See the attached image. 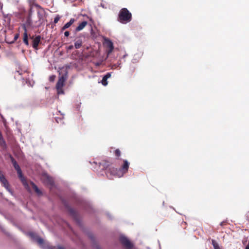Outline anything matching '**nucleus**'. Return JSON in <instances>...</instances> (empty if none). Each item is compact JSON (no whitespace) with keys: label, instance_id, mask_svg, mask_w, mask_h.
<instances>
[{"label":"nucleus","instance_id":"c9c22d12","mask_svg":"<svg viewBox=\"0 0 249 249\" xmlns=\"http://www.w3.org/2000/svg\"><path fill=\"white\" fill-rule=\"evenodd\" d=\"M18 36H19V35L17 34V36H16L17 39L18 37Z\"/></svg>","mask_w":249,"mask_h":249},{"label":"nucleus","instance_id":"a211bd4d","mask_svg":"<svg viewBox=\"0 0 249 249\" xmlns=\"http://www.w3.org/2000/svg\"><path fill=\"white\" fill-rule=\"evenodd\" d=\"M212 244L213 247L214 249H221L218 244L215 240H212Z\"/></svg>","mask_w":249,"mask_h":249},{"label":"nucleus","instance_id":"e433bc0d","mask_svg":"<svg viewBox=\"0 0 249 249\" xmlns=\"http://www.w3.org/2000/svg\"><path fill=\"white\" fill-rule=\"evenodd\" d=\"M18 72L19 73V75H21V73H19V72L18 71Z\"/></svg>","mask_w":249,"mask_h":249},{"label":"nucleus","instance_id":"f3484780","mask_svg":"<svg viewBox=\"0 0 249 249\" xmlns=\"http://www.w3.org/2000/svg\"><path fill=\"white\" fill-rule=\"evenodd\" d=\"M106 43H107V47L109 49L108 53H110L113 51V50L114 49L113 43L109 40H107V41Z\"/></svg>","mask_w":249,"mask_h":249},{"label":"nucleus","instance_id":"4be33fe9","mask_svg":"<svg viewBox=\"0 0 249 249\" xmlns=\"http://www.w3.org/2000/svg\"><path fill=\"white\" fill-rule=\"evenodd\" d=\"M115 156L119 158V157L121 156V151L119 149H117L115 150L114 152Z\"/></svg>","mask_w":249,"mask_h":249},{"label":"nucleus","instance_id":"423d86ee","mask_svg":"<svg viewBox=\"0 0 249 249\" xmlns=\"http://www.w3.org/2000/svg\"><path fill=\"white\" fill-rule=\"evenodd\" d=\"M28 234L29 236L34 241H36L38 245L42 247L43 246L45 243L43 239L39 237L34 232H29Z\"/></svg>","mask_w":249,"mask_h":249},{"label":"nucleus","instance_id":"f704fd0d","mask_svg":"<svg viewBox=\"0 0 249 249\" xmlns=\"http://www.w3.org/2000/svg\"><path fill=\"white\" fill-rule=\"evenodd\" d=\"M58 119H56V121L57 123H59V122H58ZM59 120L60 121H62V120H61V119H59Z\"/></svg>","mask_w":249,"mask_h":249},{"label":"nucleus","instance_id":"f03ea898","mask_svg":"<svg viewBox=\"0 0 249 249\" xmlns=\"http://www.w3.org/2000/svg\"><path fill=\"white\" fill-rule=\"evenodd\" d=\"M132 20V14L126 8H122L118 14V20L123 24H126Z\"/></svg>","mask_w":249,"mask_h":249},{"label":"nucleus","instance_id":"9d476101","mask_svg":"<svg viewBox=\"0 0 249 249\" xmlns=\"http://www.w3.org/2000/svg\"><path fill=\"white\" fill-rule=\"evenodd\" d=\"M110 164L111 163L107 160H103L99 163V166L102 170H107Z\"/></svg>","mask_w":249,"mask_h":249},{"label":"nucleus","instance_id":"393cba45","mask_svg":"<svg viewBox=\"0 0 249 249\" xmlns=\"http://www.w3.org/2000/svg\"><path fill=\"white\" fill-rule=\"evenodd\" d=\"M94 64L96 67H99L101 65L102 62H94Z\"/></svg>","mask_w":249,"mask_h":249},{"label":"nucleus","instance_id":"9b49d317","mask_svg":"<svg viewBox=\"0 0 249 249\" xmlns=\"http://www.w3.org/2000/svg\"><path fill=\"white\" fill-rule=\"evenodd\" d=\"M42 178L44 181L47 184L51 186L53 185V181L51 177L46 175H44L43 176Z\"/></svg>","mask_w":249,"mask_h":249},{"label":"nucleus","instance_id":"7c9ffc66","mask_svg":"<svg viewBox=\"0 0 249 249\" xmlns=\"http://www.w3.org/2000/svg\"><path fill=\"white\" fill-rule=\"evenodd\" d=\"M73 48V46L72 45H70L68 47V49L69 50H71Z\"/></svg>","mask_w":249,"mask_h":249},{"label":"nucleus","instance_id":"a878e982","mask_svg":"<svg viewBox=\"0 0 249 249\" xmlns=\"http://www.w3.org/2000/svg\"><path fill=\"white\" fill-rule=\"evenodd\" d=\"M55 78V76L52 75L50 77V80L51 81H53L54 80Z\"/></svg>","mask_w":249,"mask_h":249},{"label":"nucleus","instance_id":"f257e3e1","mask_svg":"<svg viewBox=\"0 0 249 249\" xmlns=\"http://www.w3.org/2000/svg\"><path fill=\"white\" fill-rule=\"evenodd\" d=\"M19 13L18 15L17 14V18L18 17L23 18L22 23L21 24V27L24 31L23 33V40L24 43L28 46L29 45V43L27 29L30 28L32 25V21L31 19L32 9H30V12L28 15L25 12L24 8H20L19 9Z\"/></svg>","mask_w":249,"mask_h":249},{"label":"nucleus","instance_id":"4468645a","mask_svg":"<svg viewBox=\"0 0 249 249\" xmlns=\"http://www.w3.org/2000/svg\"><path fill=\"white\" fill-rule=\"evenodd\" d=\"M88 24V22L86 21H82L80 23L79 25L76 28L75 31L76 32H79L83 30L86 26Z\"/></svg>","mask_w":249,"mask_h":249},{"label":"nucleus","instance_id":"0eeeda50","mask_svg":"<svg viewBox=\"0 0 249 249\" xmlns=\"http://www.w3.org/2000/svg\"><path fill=\"white\" fill-rule=\"evenodd\" d=\"M0 181L3 184V186L7 189V190L12 195V192L11 190L9 188V183L5 178L3 174L2 173L1 171L0 170Z\"/></svg>","mask_w":249,"mask_h":249},{"label":"nucleus","instance_id":"c85d7f7f","mask_svg":"<svg viewBox=\"0 0 249 249\" xmlns=\"http://www.w3.org/2000/svg\"><path fill=\"white\" fill-rule=\"evenodd\" d=\"M64 35L66 37H68L70 35V32L69 31H66L65 33H64Z\"/></svg>","mask_w":249,"mask_h":249},{"label":"nucleus","instance_id":"ddd939ff","mask_svg":"<svg viewBox=\"0 0 249 249\" xmlns=\"http://www.w3.org/2000/svg\"><path fill=\"white\" fill-rule=\"evenodd\" d=\"M111 77V73L108 72L103 77L102 80V84L103 85L106 86L107 85V79Z\"/></svg>","mask_w":249,"mask_h":249},{"label":"nucleus","instance_id":"473e14b6","mask_svg":"<svg viewBox=\"0 0 249 249\" xmlns=\"http://www.w3.org/2000/svg\"><path fill=\"white\" fill-rule=\"evenodd\" d=\"M14 40H16V34L13 35Z\"/></svg>","mask_w":249,"mask_h":249},{"label":"nucleus","instance_id":"cd10ccee","mask_svg":"<svg viewBox=\"0 0 249 249\" xmlns=\"http://www.w3.org/2000/svg\"><path fill=\"white\" fill-rule=\"evenodd\" d=\"M37 15H38L39 19H41L42 18V16L39 12H37Z\"/></svg>","mask_w":249,"mask_h":249},{"label":"nucleus","instance_id":"6ab92c4d","mask_svg":"<svg viewBox=\"0 0 249 249\" xmlns=\"http://www.w3.org/2000/svg\"><path fill=\"white\" fill-rule=\"evenodd\" d=\"M212 244L213 247L214 249H221L218 244L215 240H212Z\"/></svg>","mask_w":249,"mask_h":249},{"label":"nucleus","instance_id":"72a5a7b5","mask_svg":"<svg viewBox=\"0 0 249 249\" xmlns=\"http://www.w3.org/2000/svg\"><path fill=\"white\" fill-rule=\"evenodd\" d=\"M245 249H249V245H247V246L246 247Z\"/></svg>","mask_w":249,"mask_h":249},{"label":"nucleus","instance_id":"412c9836","mask_svg":"<svg viewBox=\"0 0 249 249\" xmlns=\"http://www.w3.org/2000/svg\"><path fill=\"white\" fill-rule=\"evenodd\" d=\"M8 157L10 159L14 168L16 169V160H15L14 158L11 156V155H9Z\"/></svg>","mask_w":249,"mask_h":249},{"label":"nucleus","instance_id":"c756f323","mask_svg":"<svg viewBox=\"0 0 249 249\" xmlns=\"http://www.w3.org/2000/svg\"><path fill=\"white\" fill-rule=\"evenodd\" d=\"M70 212L72 214H74V211L71 209L70 210Z\"/></svg>","mask_w":249,"mask_h":249},{"label":"nucleus","instance_id":"39448f33","mask_svg":"<svg viewBox=\"0 0 249 249\" xmlns=\"http://www.w3.org/2000/svg\"><path fill=\"white\" fill-rule=\"evenodd\" d=\"M16 169H17V173L18 175V178L20 179L21 181L22 182V184H23L24 187L26 188V189H27L28 190H29V185L27 182L26 179L23 176L20 167L17 164Z\"/></svg>","mask_w":249,"mask_h":249},{"label":"nucleus","instance_id":"aec40b11","mask_svg":"<svg viewBox=\"0 0 249 249\" xmlns=\"http://www.w3.org/2000/svg\"><path fill=\"white\" fill-rule=\"evenodd\" d=\"M82 44V41L81 40H78L74 43V46L76 49L80 48Z\"/></svg>","mask_w":249,"mask_h":249},{"label":"nucleus","instance_id":"dca6fc26","mask_svg":"<svg viewBox=\"0 0 249 249\" xmlns=\"http://www.w3.org/2000/svg\"><path fill=\"white\" fill-rule=\"evenodd\" d=\"M4 20L5 25L10 26L11 23V15H6L4 16Z\"/></svg>","mask_w":249,"mask_h":249},{"label":"nucleus","instance_id":"b1692460","mask_svg":"<svg viewBox=\"0 0 249 249\" xmlns=\"http://www.w3.org/2000/svg\"><path fill=\"white\" fill-rule=\"evenodd\" d=\"M49 249H64L63 247L58 246V247H51L49 248Z\"/></svg>","mask_w":249,"mask_h":249},{"label":"nucleus","instance_id":"f8f14e48","mask_svg":"<svg viewBox=\"0 0 249 249\" xmlns=\"http://www.w3.org/2000/svg\"><path fill=\"white\" fill-rule=\"evenodd\" d=\"M75 21V19L74 18H71L70 20L66 24H65L64 26L61 28V32L69 28Z\"/></svg>","mask_w":249,"mask_h":249},{"label":"nucleus","instance_id":"6e6552de","mask_svg":"<svg viewBox=\"0 0 249 249\" xmlns=\"http://www.w3.org/2000/svg\"><path fill=\"white\" fill-rule=\"evenodd\" d=\"M120 242L126 248L131 249L133 245L130 241L125 237L122 236L120 239Z\"/></svg>","mask_w":249,"mask_h":249},{"label":"nucleus","instance_id":"2eb2a0df","mask_svg":"<svg viewBox=\"0 0 249 249\" xmlns=\"http://www.w3.org/2000/svg\"><path fill=\"white\" fill-rule=\"evenodd\" d=\"M30 184L31 185L32 188L35 190L36 193L38 195H40L42 194L41 192L38 188L37 186L33 182H30Z\"/></svg>","mask_w":249,"mask_h":249},{"label":"nucleus","instance_id":"1a4fd4ad","mask_svg":"<svg viewBox=\"0 0 249 249\" xmlns=\"http://www.w3.org/2000/svg\"><path fill=\"white\" fill-rule=\"evenodd\" d=\"M30 38L33 39L32 46L35 49H37L38 45L40 42L41 37L40 36H36L35 38L31 36Z\"/></svg>","mask_w":249,"mask_h":249},{"label":"nucleus","instance_id":"bb28decb","mask_svg":"<svg viewBox=\"0 0 249 249\" xmlns=\"http://www.w3.org/2000/svg\"><path fill=\"white\" fill-rule=\"evenodd\" d=\"M227 224V221H223L222 222H221L220 224V226H225Z\"/></svg>","mask_w":249,"mask_h":249},{"label":"nucleus","instance_id":"7ed1b4c3","mask_svg":"<svg viewBox=\"0 0 249 249\" xmlns=\"http://www.w3.org/2000/svg\"><path fill=\"white\" fill-rule=\"evenodd\" d=\"M129 165V162L126 160H124V164L121 166V168L119 170L116 168H112L110 169V173L114 176L121 177L127 172Z\"/></svg>","mask_w":249,"mask_h":249},{"label":"nucleus","instance_id":"5701e85b","mask_svg":"<svg viewBox=\"0 0 249 249\" xmlns=\"http://www.w3.org/2000/svg\"><path fill=\"white\" fill-rule=\"evenodd\" d=\"M60 18V16L59 15H57L54 18V20H53L54 24H56L59 20Z\"/></svg>","mask_w":249,"mask_h":249},{"label":"nucleus","instance_id":"2f4dec72","mask_svg":"<svg viewBox=\"0 0 249 249\" xmlns=\"http://www.w3.org/2000/svg\"><path fill=\"white\" fill-rule=\"evenodd\" d=\"M135 71V68H132V70H131V73H132Z\"/></svg>","mask_w":249,"mask_h":249},{"label":"nucleus","instance_id":"20e7f679","mask_svg":"<svg viewBox=\"0 0 249 249\" xmlns=\"http://www.w3.org/2000/svg\"><path fill=\"white\" fill-rule=\"evenodd\" d=\"M66 74L65 75H62L59 78V79L56 85V88L57 90L58 94L64 93L63 87L64 86V82L66 79Z\"/></svg>","mask_w":249,"mask_h":249}]
</instances>
